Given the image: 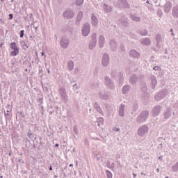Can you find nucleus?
I'll use <instances>...</instances> for the list:
<instances>
[{"label": "nucleus", "instance_id": "obj_1", "mask_svg": "<svg viewBox=\"0 0 178 178\" xmlns=\"http://www.w3.org/2000/svg\"><path fill=\"white\" fill-rule=\"evenodd\" d=\"M148 116H149V112H148V111H143L136 118L137 123L139 124L144 123V122L148 119Z\"/></svg>", "mask_w": 178, "mask_h": 178}, {"label": "nucleus", "instance_id": "obj_2", "mask_svg": "<svg viewBox=\"0 0 178 178\" xmlns=\"http://www.w3.org/2000/svg\"><path fill=\"white\" fill-rule=\"evenodd\" d=\"M60 45L61 48H64V49L68 48L69 45H70V40L69 39V38L66 36L61 37V39L60 40Z\"/></svg>", "mask_w": 178, "mask_h": 178}, {"label": "nucleus", "instance_id": "obj_3", "mask_svg": "<svg viewBox=\"0 0 178 178\" xmlns=\"http://www.w3.org/2000/svg\"><path fill=\"white\" fill-rule=\"evenodd\" d=\"M91 31V27L90 26V24L88 22L83 24V28L82 29V35L83 37H88L90 32Z\"/></svg>", "mask_w": 178, "mask_h": 178}, {"label": "nucleus", "instance_id": "obj_4", "mask_svg": "<svg viewBox=\"0 0 178 178\" xmlns=\"http://www.w3.org/2000/svg\"><path fill=\"white\" fill-rule=\"evenodd\" d=\"M166 95H168V90H161L154 96V99L156 101H161V99H163V98H165Z\"/></svg>", "mask_w": 178, "mask_h": 178}, {"label": "nucleus", "instance_id": "obj_5", "mask_svg": "<svg viewBox=\"0 0 178 178\" xmlns=\"http://www.w3.org/2000/svg\"><path fill=\"white\" fill-rule=\"evenodd\" d=\"M58 94L60 96L62 101H64L65 103L67 102V94H66V89H65V88H60Z\"/></svg>", "mask_w": 178, "mask_h": 178}, {"label": "nucleus", "instance_id": "obj_6", "mask_svg": "<svg viewBox=\"0 0 178 178\" xmlns=\"http://www.w3.org/2000/svg\"><path fill=\"white\" fill-rule=\"evenodd\" d=\"M105 84L110 90H115V83L109 76H104Z\"/></svg>", "mask_w": 178, "mask_h": 178}, {"label": "nucleus", "instance_id": "obj_7", "mask_svg": "<svg viewBox=\"0 0 178 178\" xmlns=\"http://www.w3.org/2000/svg\"><path fill=\"white\" fill-rule=\"evenodd\" d=\"M147 133H148V126H147V125H142L138 129V134L140 137L145 136V134H147Z\"/></svg>", "mask_w": 178, "mask_h": 178}, {"label": "nucleus", "instance_id": "obj_8", "mask_svg": "<svg viewBox=\"0 0 178 178\" xmlns=\"http://www.w3.org/2000/svg\"><path fill=\"white\" fill-rule=\"evenodd\" d=\"M63 17L67 19H73V17H74V12L73 10L69 8L63 13Z\"/></svg>", "mask_w": 178, "mask_h": 178}, {"label": "nucleus", "instance_id": "obj_9", "mask_svg": "<svg viewBox=\"0 0 178 178\" xmlns=\"http://www.w3.org/2000/svg\"><path fill=\"white\" fill-rule=\"evenodd\" d=\"M109 62H110L109 55H108V54L106 53H104L102 58V66H104V67H106V66L109 65Z\"/></svg>", "mask_w": 178, "mask_h": 178}, {"label": "nucleus", "instance_id": "obj_10", "mask_svg": "<svg viewBox=\"0 0 178 178\" xmlns=\"http://www.w3.org/2000/svg\"><path fill=\"white\" fill-rule=\"evenodd\" d=\"M10 48L11 49H13V51H11L13 56H17V55H19V47L16 45V42H12L10 44Z\"/></svg>", "mask_w": 178, "mask_h": 178}, {"label": "nucleus", "instance_id": "obj_11", "mask_svg": "<svg viewBox=\"0 0 178 178\" xmlns=\"http://www.w3.org/2000/svg\"><path fill=\"white\" fill-rule=\"evenodd\" d=\"M118 3L121 8L130 9V4L127 2V0H118Z\"/></svg>", "mask_w": 178, "mask_h": 178}, {"label": "nucleus", "instance_id": "obj_12", "mask_svg": "<svg viewBox=\"0 0 178 178\" xmlns=\"http://www.w3.org/2000/svg\"><path fill=\"white\" fill-rule=\"evenodd\" d=\"M109 47L111 51H115L116 49H118V42H116V40L115 39L110 40Z\"/></svg>", "mask_w": 178, "mask_h": 178}, {"label": "nucleus", "instance_id": "obj_13", "mask_svg": "<svg viewBox=\"0 0 178 178\" xmlns=\"http://www.w3.org/2000/svg\"><path fill=\"white\" fill-rule=\"evenodd\" d=\"M137 81H138V76L136 74L131 75L129 78V83L130 84H132V86H134V84H136Z\"/></svg>", "mask_w": 178, "mask_h": 178}, {"label": "nucleus", "instance_id": "obj_14", "mask_svg": "<svg viewBox=\"0 0 178 178\" xmlns=\"http://www.w3.org/2000/svg\"><path fill=\"white\" fill-rule=\"evenodd\" d=\"M161 106H154L152 109L153 116H158V115H159V113H161Z\"/></svg>", "mask_w": 178, "mask_h": 178}, {"label": "nucleus", "instance_id": "obj_15", "mask_svg": "<svg viewBox=\"0 0 178 178\" xmlns=\"http://www.w3.org/2000/svg\"><path fill=\"white\" fill-rule=\"evenodd\" d=\"M170 9H172V3L170 1H167L164 5L165 13H169Z\"/></svg>", "mask_w": 178, "mask_h": 178}, {"label": "nucleus", "instance_id": "obj_16", "mask_svg": "<svg viewBox=\"0 0 178 178\" xmlns=\"http://www.w3.org/2000/svg\"><path fill=\"white\" fill-rule=\"evenodd\" d=\"M172 116V109L167 108L164 112V119H170Z\"/></svg>", "mask_w": 178, "mask_h": 178}, {"label": "nucleus", "instance_id": "obj_17", "mask_svg": "<svg viewBox=\"0 0 178 178\" xmlns=\"http://www.w3.org/2000/svg\"><path fill=\"white\" fill-rule=\"evenodd\" d=\"M172 15L173 17L178 19V6H175L172 9Z\"/></svg>", "mask_w": 178, "mask_h": 178}, {"label": "nucleus", "instance_id": "obj_18", "mask_svg": "<svg viewBox=\"0 0 178 178\" xmlns=\"http://www.w3.org/2000/svg\"><path fill=\"white\" fill-rule=\"evenodd\" d=\"M124 108H126V105L121 104L119 108V115L121 116V118H123L124 116Z\"/></svg>", "mask_w": 178, "mask_h": 178}, {"label": "nucleus", "instance_id": "obj_19", "mask_svg": "<svg viewBox=\"0 0 178 178\" xmlns=\"http://www.w3.org/2000/svg\"><path fill=\"white\" fill-rule=\"evenodd\" d=\"M119 22L121 23L124 27H128L129 26V22L127 21V18L122 17L121 18Z\"/></svg>", "mask_w": 178, "mask_h": 178}, {"label": "nucleus", "instance_id": "obj_20", "mask_svg": "<svg viewBox=\"0 0 178 178\" xmlns=\"http://www.w3.org/2000/svg\"><path fill=\"white\" fill-rule=\"evenodd\" d=\"M103 9H104V12H106V13H109L112 12V10H113L112 6H108V4H106V3L104 4Z\"/></svg>", "mask_w": 178, "mask_h": 178}, {"label": "nucleus", "instance_id": "obj_21", "mask_svg": "<svg viewBox=\"0 0 178 178\" xmlns=\"http://www.w3.org/2000/svg\"><path fill=\"white\" fill-rule=\"evenodd\" d=\"M130 56L133 58H140V53L137 52V51L132 49L129 51Z\"/></svg>", "mask_w": 178, "mask_h": 178}, {"label": "nucleus", "instance_id": "obj_22", "mask_svg": "<svg viewBox=\"0 0 178 178\" xmlns=\"http://www.w3.org/2000/svg\"><path fill=\"white\" fill-rule=\"evenodd\" d=\"M99 44L100 48H104V44H105V37L101 35L99 38Z\"/></svg>", "mask_w": 178, "mask_h": 178}, {"label": "nucleus", "instance_id": "obj_23", "mask_svg": "<svg viewBox=\"0 0 178 178\" xmlns=\"http://www.w3.org/2000/svg\"><path fill=\"white\" fill-rule=\"evenodd\" d=\"M140 90L142 92H143V94H145V92H147L148 88H147V83H145V82H141Z\"/></svg>", "mask_w": 178, "mask_h": 178}, {"label": "nucleus", "instance_id": "obj_24", "mask_svg": "<svg viewBox=\"0 0 178 178\" xmlns=\"http://www.w3.org/2000/svg\"><path fill=\"white\" fill-rule=\"evenodd\" d=\"M150 79L152 81V88L154 90L155 86L158 84V81H156V78L155 77V76H152Z\"/></svg>", "mask_w": 178, "mask_h": 178}, {"label": "nucleus", "instance_id": "obj_25", "mask_svg": "<svg viewBox=\"0 0 178 178\" xmlns=\"http://www.w3.org/2000/svg\"><path fill=\"white\" fill-rule=\"evenodd\" d=\"M91 19H92V26H95V27H97V26H98V19L97 18V17H95V15H94V14H92L91 17Z\"/></svg>", "mask_w": 178, "mask_h": 178}, {"label": "nucleus", "instance_id": "obj_26", "mask_svg": "<svg viewBox=\"0 0 178 178\" xmlns=\"http://www.w3.org/2000/svg\"><path fill=\"white\" fill-rule=\"evenodd\" d=\"M27 137H29V138L31 140H32V141H35V140H37V136L31 132H28L26 134Z\"/></svg>", "mask_w": 178, "mask_h": 178}, {"label": "nucleus", "instance_id": "obj_27", "mask_svg": "<svg viewBox=\"0 0 178 178\" xmlns=\"http://www.w3.org/2000/svg\"><path fill=\"white\" fill-rule=\"evenodd\" d=\"M118 82L120 84H123V80L124 77L123 76V73L118 72Z\"/></svg>", "mask_w": 178, "mask_h": 178}, {"label": "nucleus", "instance_id": "obj_28", "mask_svg": "<svg viewBox=\"0 0 178 178\" xmlns=\"http://www.w3.org/2000/svg\"><path fill=\"white\" fill-rule=\"evenodd\" d=\"M130 88H131V86H130V85H125L122 89V94H126V92H129V91H130Z\"/></svg>", "mask_w": 178, "mask_h": 178}, {"label": "nucleus", "instance_id": "obj_29", "mask_svg": "<svg viewBox=\"0 0 178 178\" xmlns=\"http://www.w3.org/2000/svg\"><path fill=\"white\" fill-rule=\"evenodd\" d=\"M130 19L133 20V22H140L141 20V17H137L135 15L131 14Z\"/></svg>", "mask_w": 178, "mask_h": 178}, {"label": "nucleus", "instance_id": "obj_30", "mask_svg": "<svg viewBox=\"0 0 178 178\" xmlns=\"http://www.w3.org/2000/svg\"><path fill=\"white\" fill-rule=\"evenodd\" d=\"M138 33L140 35H143V36L148 35V31L146 29H140V30L138 31Z\"/></svg>", "mask_w": 178, "mask_h": 178}, {"label": "nucleus", "instance_id": "obj_31", "mask_svg": "<svg viewBox=\"0 0 178 178\" xmlns=\"http://www.w3.org/2000/svg\"><path fill=\"white\" fill-rule=\"evenodd\" d=\"M142 44H143V45H151V40L148 38H145L142 42Z\"/></svg>", "mask_w": 178, "mask_h": 178}, {"label": "nucleus", "instance_id": "obj_32", "mask_svg": "<svg viewBox=\"0 0 178 178\" xmlns=\"http://www.w3.org/2000/svg\"><path fill=\"white\" fill-rule=\"evenodd\" d=\"M97 46V42L92 40L89 44V49H94Z\"/></svg>", "mask_w": 178, "mask_h": 178}, {"label": "nucleus", "instance_id": "obj_33", "mask_svg": "<svg viewBox=\"0 0 178 178\" xmlns=\"http://www.w3.org/2000/svg\"><path fill=\"white\" fill-rule=\"evenodd\" d=\"M94 106L96 109V111H97V112H99V113H103L102 110H101V106H99V105L98 104V103L95 102L94 104Z\"/></svg>", "mask_w": 178, "mask_h": 178}, {"label": "nucleus", "instance_id": "obj_34", "mask_svg": "<svg viewBox=\"0 0 178 178\" xmlns=\"http://www.w3.org/2000/svg\"><path fill=\"white\" fill-rule=\"evenodd\" d=\"M118 71L116 70H113L112 72H111V76L114 79H116V78L118 77Z\"/></svg>", "mask_w": 178, "mask_h": 178}, {"label": "nucleus", "instance_id": "obj_35", "mask_svg": "<svg viewBox=\"0 0 178 178\" xmlns=\"http://www.w3.org/2000/svg\"><path fill=\"white\" fill-rule=\"evenodd\" d=\"M74 67V63H73V61H70L68 63L69 70H70V71L73 70Z\"/></svg>", "mask_w": 178, "mask_h": 178}, {"label": "nucleus", "instance_id": "obj_36", "mask_svg": "<svg viewBox=\"0 0 178 178\" xmlns=\"http://www.w3.org/2000/svg\"><path fill=\"white\" fill-rule=\"evenodd\" d=\"M156 41L157 42V45H159V43L162 41V38L159 34L156 35Z\"/></svg>", "mask_w": 178, "mask_h": 178}, {"label": "nucleus", "instance_id": "obj_37", "mask_svg": "<svg viewBox=\"0 0 178 178\" xmlns=\"http://www.w3.org/2000/svg\"><path fill=\"white\" fill-rule=\"evenodd\" d=\"M83 19V11H79L77 16V22H80Z\"/></svg>", "mask_w": 178, "mask_h": 178}, {"label": "nucleus", "instance_id": "obj_38", "mask_svg": "<svg viewBox=\"0 0 178 178\" xmlns=\"http://www.w3.org/2000/svg\"><path fill=\"white\" fill-rule=\"evenodd\" d=\"M75 83L74 81H72L71 84H72L74 91H76V90H79V86H77V83Z\"/></svg>", "mask_w": 178, "mask_h": 178}, {"label": "nucleus", "instance_id": "obj_39", "mask_svg": "<svg viewBox=\"0 0 178 178\" xmlns=\"http://www.w3.org/2000/svg\"><path fill=\"white\" fill-rule=\"evenodd\" d=\"M75 3L76 6H80L81 5H83V3H84V0H76Z\"/></svg>", "mask_w": 178, "mask_h": 178}, {"label": "nucleus", "instance_id": "obj_40", "mask_svg": "<svg viewBox=\"0 0 178 178\" xmlns=\"http://www.w3.org/2000/svg\"><path fill=\"white\" fill-rule=\"evenodd\" d=\"M99 95L101 99H108V95H103L102 93H99Z\"/></svg>", "mask_w": 178, "mask_h": 178}, {"label": "nucleus", "instance_id": "obj_41", "mask_svg": "<svg viewBox=\"0 0 178 178\" xmlns=\"http://www.w3.org/2000/svg\"><path fill=\"white\" fill-rule=\"evenodd\" d=\"M172 169L173 172H177V170H178V162L177 163H175V165L172 167Z\"/></svg>", "mask_w": 178, "mask_h": 178}, {"label": "nucleus", "instance_id": "obj_42", "mask_svg": "<svg viewBox=\"0 0 178 178\" xmlns=\"http://www.w3.org/2000/svg\"><path fill=\"white\" fill-rule=\"evenodd\" d=\"M107 178H112V172L108 170H106Z\"/></svg>", "mask_w": 178, "mask_h": 178}, {"label": "nucleus", "instance_id": "obj_43", "mask_svg": "<svg viewBox=\"0 0 178 178\" xmlns=\"http://www.w3.org/2000/svg\"><path fill=\"white\" fill-rule=\"evenodd\" d=\"M21 44L23 48H29V44L24 41L21 42Z\"/></svg>", "mask_w": 178, "mask_h": 178}, {"label": "nucleus", "instance_id": "obj_44", "mask_svg": "<svg viewBox=\"0 0 178 178\" xmlns=\"http://www.w3.org/2000/svg\"><path fill=\"white\" fill-rule=\"evenodd\" d=\"M92 41H95L97 42V33H93L92 35Z\"/></svg>", "mask_w": 178, "mask_h": 178}, {"label": "nucleus", "instance_id": "obj_45", "mask_svg": "<svg viewBox=\"0 0 178 178\" xmlns=\"http://www.w3.org/2000/svg\"><path fill=\"white\" fill-rule=\"evenodd\" d=\"M31 144V142L30 141V140L26 139V148H30V145Z\"/></svg>", "mask_w": 178, "mask_h": 178}, {"label": "nucleus", "instance_id": "obj_46", "mask_svg": "<svg viewBox=\"0 0 178 178\" xmlns=\"http://www.w3.org/2000/svg\"><path fill=\"white\" fill-rule=\"evenodd\" d=\"M73 129H74V132L76 134H79V130L77 129V127L74 126Z\"/></svg>", "mask_w": 178, "mask_h": 178}, {"label": "nucleus", "instance_id": "obj_47", "mask_svg": "<svg viewBox=\"0 0 178 178\" xmlns=\"http://www.w3.org/2000/svg\"><path fill=\"white\" fill-rule=\"evenodd\" d=\"M19 34H20V38H23V37H24V30H22Z\"/></svg>", "mask_w": 178, "mask_h": 178}, {"label": "nucleus", "instance_id": "obj_48", "mask_svg": "<svg viewBox=\"0 0 178 178\" xmlns=\"http://www.w3.org/2000/svg\"><path fill=\"white\" fill-rule=\"evenodd\" d=\"M138 109V106H137V104H135L133 108L132 112H136V111H137Z\"/></svg>", "mask_w": 178, "mask_h": 178}, {"label": "nucleus", "instance_id": "obj_49", "mask_svg": "<svg viewBox=\"0 0 178 178\" xmlns=\"http://www.w3.org/2000/svg\"><path fill=\"white\" fill-rule=\"evenodd\" d=\"M106 166L107 168H108L109 169H111V162L109 161H107L106 163Z\"/></svg>", "mask_w": 178, "mask_h": 178}, {"label": "nucleus", "instance_id": "obj_50", "mask_svg": "<svg viewBox=\"0 0 178 178\" xmlns=\"http://www.w3.org/2000/svg\"><path fill=\"white\" fill-rule=\"evenodd\" d=\"M38 27H40V23L38 22V26H33V29H35V31L38 30Z\"/></svg>", "mask_w": 178, "mask_h": 178}, {"label": "nucleus", "instance_id": "obj_51", "mask_svg": "<svg viewBox=\"0 0 178 178\" xmlns=\"http://www.w3.org/2000/svg\"><path fill=\"white\" fill-rule=\"evenodd\" d=\"M13 19V14H9V20H12Z\"/></svg>", "mask_w": 178, "mask_h": 178}, {"label": "nucleus", "instance_id": "obj_52", "mask_svg": "<svg viewBox=\"0 0 178 178\" xmlns=\"http://www.w3.org/2000/svg\"><path fill=\"white\" fill-rule=\"evenodd\" d=\"M155 71L159 70V66H154L153 68Z\"/></svg>", "mask_w": 178, "mask_h": 178}, {"label": "nucleus", "instance_id": "obj_53", "mask_svg": "<svg viewBox=\"0 0 178 178\" xmlns=\"http://www.w3.org/2000/svg\"><path fill=\"white\" fill-rule=\"evenodd\" d=\"M158 15L161 17V16H162V10H159L158 12Z\"/></svg>", "mask_w": 178, "mask_h": 178}, {"label": "nucleus", "instance_id": "obj_54", "mask_svg": "<svg viewBox=\"0 0 178 178\" xmlns=\"http://www.w3.org/2000/svg\"><path fill=\"white\" fill-rule=\"evenodd\" d=\"M6 119H8V116H9V111H7V113H5Z\"/></svg>", "mask_w": 178, "mask_h": 178}, {"label": "nucleus", "instance_id": "obj_55", "mask_svg": "<svg viewBox=\"0 0 178 178\" xmlns=\"http://www.w3.org/2000/svg\"><path fill=\"white\" fill-rule=\"evenodd\" d=\"M120 49H121V51H124V45H121L120 46Z\"/></svg>", "mask_w": 178, "mask_h": 178}, {"label": "nucleus", "instance_id": "obj_56", "mask_svg": "<svg viewBox=\"0 0 178 178\" xmlns=\"http://www.w3.org/2000/svg\"><path fill=\"white\" fill-rule=\"evenodd\" d=\"M114 131H120V128L114 129Z\"/></svg>", "mask_w": 178, "mask_h": 178}, {"label": "nucleus", "instance_id": "obj_57", "mask_svg": "<svg viewBox=\"0 0 178 178\" xmlns=\"http://www.w3.org/2000/svg\"><path fill=\"white\" fill-rule=\"evenodd\" d=\"M111 169L115 168V163H112V164L111 165Z\"/></svg>", "mask_w": 178, "mask_h": 178}, {"label": "nucleus", "instance_id": "obj_58", "mask_svg": "<svg viewBox=\"0 0 178 178\" xmlns=\"http://www.w3.org/2000/svg\"><path fill=\"white\" fill-rule=\"evenodd\" d=\"M99 120L100 122H104V118H99Z\"/></svg>", "mask_w": 178, "mask_h": 178}, {"label": "nucleus", "instance_id": "obj_59", "mask_svg": "<svg viewBox=\"0 0 178 178\" xmlns=\"http://www.w3.org/2000/svg\"><path fill=\"white\" fill-rule=\"evenodd\" d=\"M75 73H79V69L78 68H76L75 70H74Z\"/></svg>", "mask_w": 178, "mask_h": 178}, {"label": "nucleus", "instance_id": "obj_60", "mask_svg": "<svg viewBox=\"0 0 178 178\" xmlns=\"http://www.w3.org/2000/svg\"><path fill=\"white\" fill-rule=\"evenodd\" d=\"M162 158H163V156H160L159 157V159L162 160Z\"/></svg>", "mask_w": 178, "mask_h": 178}, {"label": "nucleus", "instance_id": "obj_61", "mask_svg": "<svg viewBox=\"0 0 178 178\" xmlns=\"http://www.w3.org/2000/svg\"><path fill=\"white\" fill-rule=\"evenodd\" d=\"M19 161L22 162V163H24V161L22 159H19Z\"/></svg>", "mask_w": 178, "mask_h": 178}, {"label": "nucleus", "instance_id": "obj_62", "mask_svg": "<svg viewBox=\"0 0 178 178\" xmlns=\"http://www.w3.org/2000/svg\"><path fill=\"white\" fill-rule=\"evenodd\" d=\"M49 170H52V165H50V166H49Z\"/></svg>", "mask_w": 178, "mask_h": 178}, {"label": "nucleus", "instance_id": "obj_63", "mask_svg": "<svg viewBox=\"0 0 178 178\" xmlns=\"http://www.w3.org/2000/svg\"><path fill=\"white\" fill-rule=\"evenodd\" d=\"M54 114V111L49 112V115H53Z\"/></svg>", "mask_w": 178, "mask_h": 178}, {"label": "nucleus", "instance_id": "obj_64", "mask_svg": "<svg viewBox=\"0 0 178 178\" xmlns=\"http://www.w3.org/2000/svg\"><path fill=\"white\" fill-rule=\"evenodd\" d=\"M55 147H59V144H58V143H56V144L55 145Z\"/></svg>", "mask_w": 178, "mask_h": 178}]
</instances>
